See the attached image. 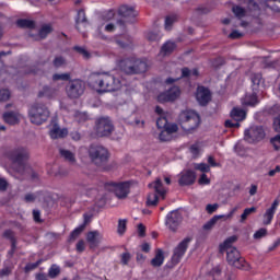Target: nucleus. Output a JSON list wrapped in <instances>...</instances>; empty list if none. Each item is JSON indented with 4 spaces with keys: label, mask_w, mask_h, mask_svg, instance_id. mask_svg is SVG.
<instances>
[{
    "label": "nucleus",
    "mask_w": 280,
    "mask_h": 280,
    "mask_svg": "<svg viewBox=\"0 0 280 280\" xmlns=\"http://www.w3.org/2000/svg\"><path fill=\"white\" fill-rule=\"evenodd\" d=\"M88 154L92 165H95V167H98V170H102L103 172H110V170L117 167V163L115 162L108 164L110 153L104 145L91 144Z\"/></svg>",
    "instance_id": "f257e3e1"
},
{
    "label": "nucleus",
    "mask_w": 280,
    "mask_h": 280,
    "mask_svg": "<svg viewBox=\"0 0 280 280\" xmlns=\"http://www.w3.org/2000/svg\"><path fill=\"white\" fill-rule=\"evenodd\" d=\"M92 89H98L102 93H114L121 89V81L108 73H94L89 78Z\"/></svg>",
    "instance_id": "f03ea898"
},
{
    "label": "nucleus",
    "mask_w": 280,
    "mask_h": 280,
    "mask_svg": "<svg viewBox=\"0 0 280 280\" xmlns=\"http://www.w3.org/2000/svg\"><path fill=\"white\" fill-rule=\"evenodd\" d=\"M9 159L12 161V170L18 174H25L27 161H30V150L25 147H18L11 150Z\"/></svg>",
    "instance_id": "7ed1b4c3"
},
{
    "label": "nucleus",
    "mask_w": 280,
    "mask_h": 280,
    "mask_svg": "<svg viewBox=\"0 0 280 280\" xmlns=\"http://www.w3.org/2000/svg\"><path fill=\"white\" fill-rule=\"evenodd\" d=\"M49 107L44 103H34L28 108V119L35 126H43L49 119Z\"/></svg>",
    "instance_id": "20e7f679"
},
{
    "label": "nucleus",
    "mask_w": 280,
    "mask_h": 280,
    "mask_svg": "<svg viewBox=\"0 0 280 280\" xmlns=\"http://www.w3.org/2000/svg\"><path fill=\"white\" fill-rule=\"evenodd\" d=\"M120 71H124L127 75H137L139 73H145L148 71V63L137 58H126L119 62Z\"/></svg>",
    "instance_id": "39448f33"
},
{
    "label": "nucleus",
    "mask_w": 280,
    "mask_h": 280,
    "mask_svg": "<svg viewBox=\"0 0 280 280\" xmlns=\"http://www.w3.org/2000/svg\"><path fill=\"white\" fill-rule=\"evenodd\" d=\"M138 12L132 7H128L126 4H122L118 9V15L120 16L119 20H117V25L121 27V30H126V25L128 23H135V19L138 16Z\"/></svg>",
    "instance_id": "423d86ee"
},
{
    "label": "nucleus",
    "mask_w": 280,
    "mask_h": 280,
    "mask_svg": "<svg viewBox=\"0 0 280 280\" xmlns=\"http://www.w3.org/2000/svg\"><path fill=\"white\" fill-rule=\"evenodd\" d=\"M96 137H110L115 132V125L113 120L106 117L100 118L95 122Z\"/></svg>",
    "instance_id": "0eeeda50"
},
{
    "label": "nucleus",
    "mask_w": 280,
    "mask_h": 280,
    "mask_svg": "<svg viewBox=\"0 0 280 280\" xmlns=\"http://www.w3.org/2000/svg\"><path fill=\"white\" fill-rule=\"evenodd\" d=\"M86 85L83 83L82 80H71L66 85V94L70 100H78L81 95H84V91Z\"/></svg>",
    "instance_id": "6e6552de"
},
{
    "label": "nucleus",
    "mask_w": 280,
    "mask_h": 280,
    "mask_svg": "<svg viewBox=\"0 0 280 280\" xmlns=\"http://www.w3.org/2000/svg\"><path fill=\"white\" fill-rule=\"evenodd\" d=\"M238 3H245L248 16L252 19H259L264 14L261 7L264 5V0H237Z\"/></svg>",
    "instance_id": "1a4fd4ad"
},
{
    "label": "nucleus",
    "mask_w": 280,
    "mask_h": 280,
    "mask_svg": "<svg viewBox=\"0 0 280 280\" xmlns=\"http://www.w3.org/2000/svg\"><path fill=\"white\" fill-rule=\"evenodd\" d=\"M224 253H226V261L229 266H233L234 268H244L246 260L242 257L237 247H228V249H224Z\"/></svg>",
    "instance_id": "9d476101"
},
{
    "label": "nucleus",
    "mask_w": 280,
    "mask_h": 280,
    "mask_svg": "<svg viewBox=\"0 0 280 280\" xmlns=\"http://www.w3.org/2000/svg\"><path fill=\"white\" fill-rule=\"evenodd\" d=\"M244 139L247 143H259L266 138V131L261 126H254L245 130Z\"/></svg>",
    "instance_id": "9b49d317"
},
{
    "label": "nucleus",
    "mask_w": 280,
    "mask_h": 280,
    "mask_svg": "<svg viewBox=\"0 0 280 280\" xmlns=\"http://www.w3.org/2000/svg\"><path fill=\"white\" fill-rule=\"evenodd\" d=\"M182 222L183 214L178 210H173L166 215L165 224L167 229H170L173 233H176V231H178Z\"/></svg>",
    "instance_id": "f8f14e48"
},
{
    "label": "nucleus",
    "mask_w": 280,
    "mask_h": 280,
    "mask_svg": "<svg viewBox=\"0 0 280 280\" xmlns=\"http://www.w3.org/2000/svg\"><path fill=\"white\" fill-rule=\"evenodd\" d=\"M190 242L191 237H186L175 247L172 256V264H174V266L180 262V259H183V256L187 253V248H189Z\"/></svg>",
    "instance_id": "ddd939ff"
},
{
    "label": "nucleus",
    "mask_w": 280,
    "mask_h": 280,
    "mask_svg": "<svg viewBox=\"0 0 280 280\" xmlns=\"http://www.w3.org/2000/svg\"><path fill=\"white\" fill-rule=\"evenodd\" d=\"M177 97H180V88L173 86L170 90L160 93L158 95V102L160 104H167V102H176Z\"/></svg>",
    "instance_id": "4468645a"
},
{
    "label": "nucleus",
    "mask_w": 280,
    "mask_h": 280,
    "mask_svg": "<svg viewBox=\"0 0 280 280\" xmlns=\"http://www.w3.org/2000/svg\"><path fill=\"white\" fill-rule=\"evenodd\" d=\"M196 100L200 106H207L211 102V91L205 86H198Z\"/></svg>",
    "instance_id": "2eb2a0df"
},
{
    "label": "nucleus",
    "mask_w": 280,
    "mask_h": 280,
    "mask_svg": "<svg viewBox=\"0 0 280 280\" xmlns=\"http://www.w3.org/2000/svg\"><path fill=\"white\" fill-rule=\"evenodd\" d=\"M195 183L196 172L187 170L180 173V177L178 179V185H180V187H187L189 185H194Z\"/></svg>",
    "instance_id": "dca6fc26"
},
{
    "label": "nucleus",
    "mask_w": 280,
    "mask_h": 280,
    "mask_svg": "<svg viewBox=\"0 0 280 280\" xmlns=\"http://www.w3.org/2000/svg\"><path fill=\"white\" fill-rule=\"evenodd\" d=\"M114 192L119 200L128 198V194H130V184L128 182L114 184Z\"/></svg>",
    "instance_id": "f3484780"
},
{
    "label": "nucleus",
    "mask_w": 280,
    "mask_h": 280,
    "mask_svg": "<svg viewBox=\"0 0 280 280\" xmlns=\"http://www.w3.org/2000/svg\"><path fill=\"white\" fill-rule=\"evenodd\" d=\"M200 126V115L197 114L194 118H190L187 122L180 125L182 130L191 135L194 130L198 129Z\"/></svg>",
    "instance_id": "a211bd4d"
},
{
    "label": "nucleus",
    "mask_w": 280,
    "mask_h": 280,
    "mask_svg": "<svg viewBox=\"0 0 280 280\" xmlns=\"http://www.w3.org/2000/svg\"><path fill=\"white\" fill-rule=\"evenodd\" d=\"M231 12L237 21H244V19L248 16L246 7H243L242 4L232 3Z\"/></svg>",
    "instance_id": "6ab92c4d"
},
{
    "label": "nucleus",
    "mask_w": 280,
    "mask_h": 280,
    "mask_svg": "<svg viewBox=\"0 0 280 280\" xmlns=\"http://www.w3.org/2000/svg\"><path fill=\"white\" fill-rule=\"evenodd\" d=\"M102 240V234L100 231H91L86 234V242L90 245V248H97L100 246V241Z\"/></svg>",
    "instance_id": "aec40b11"
},
{
    "label": "nucleus",
    "mask_w": 280,
    "mask_h": 280,
    "mask_svg": "<svg viewBox=\"0 0 280 280\" xmlns=\"http://www.w3.org/2000/svg\"><path fill=\"white\" fill-rule=\"evenodd\" d=\"M69 135V130L67 128H60L58 124H54L50 129L51 139H65Z\"/></svg>",
    "instance_id": "412c9836"
},
{
    "label": "nucleus",
    "mask_w": 280,
    "mask_h": 280,
    "mask_svg": "<svg viewBox=\"0 0 280 280\" xmlns=\"http://www.w3.org/2000/svg\"><path fill=\"white\" fill-rule=\"evenodd\" d=\"M52 32H54V28L51 27V25L45 24L40 27L37 35L30 34V36L31 38H33V40H43L45 39L46 36H49V34H51Z\"/></svg>",
    "instance_id": "4be33fe9"
},
{
    "label": "nucleus",
    "mask_w": 280,
    "mask_h": 280,
    "mask_svg": "<svg viewBox=\"0 0 280 280\" xmlns=\"http://www.w3.org/2000/svg\"><path fill=\"white\" fill-rule=\"evenodd\" d=\"M198 113L191 109L180 112L178 116V124L182 126L185 122H188L190 119L197 117Z\"/></svg>",
    "instance_id": "5701e85b"
},
{
    "label": "nucleus",
    "mask_w": 280,
    "mask_h": 280,
    "mask_svg": "<svg viewBox=\"0 0 280 280\" xmlns=\"http://www.w3.org/2000/svg\"><path fill=\"white\" fill-rule=\"evenodd\" d=\"M277 207H279V200H275L271 207L267 209L266 213L264 214V224H270V222H272V218H275V211H277Z\"/></svg>",
    "instance_id": "b1692460"
},
{
    "label": "nucleus",
    "mask_w": 280,
    "mask_h": 280,
    "mask_svg": "<svg viewBox=\"0 0 280 280\" xmlns=\"http://www.w3.org/2000/svg\"><path fill=\"white\" fill-rule=\"evenodd\" d=\"M230 117L234 119V121H244L246 119V112L240 107H234L231 110Z\"/></svg>",
    "instance_id": "393cba45"
},
{
    "label": "nucleus",
    "mask_w": 280,
    "mask_h": 280,
    "mask_svg": "<svg viewBox=\"0 0 280 280\" xmlns=\"http://www.w3.org/2000/svg\"><path fill=\"white\" fill-rule=\"evenodd\" d=\"M150 188H153L155 194L165 198V188L163 187V182L161 178H156L155 182L149 184Z\"/></svg>",
    "instance_id": "a878e982"
},
{
    "label": "nucleus",
    "mask_w": 280,
    "mask_h": 280,
    "mask_svg": "<svg viewBox=\"0 0 280 280\" xmlns=\"http://www.w3.org/2000/svg\"><path fill=\"white\" fill-rule=\"evenodd\" d=\"M163 261H165V256H163V250L156 249L154 258L151 259V266H153V268H161V266H163Z\"/></svg>",
    "instance_id": "bb28decb"
},
{
    "label": "nucleus",
    "mask_w": 280,
    "mask_h": 280,
    "mask_svg": "<svg viewBox=\"0 0 280 280\" xmlns=\"http://www.w3.org/2000/svg\"><path fill=\"white\" fill-rule=\"evenodd\" d=\"M3 120L10 126L19 124V114L16 112H7L3 114Z\"/></svg>",
    "instance_id": "cd10ccee"
},
{
    "label": "nucleus",
    "mask_w": 280,
    "mask_h": 280,
    "mask_svg": "<svg viewBox=\"0 0 280 280\" xmlns=\"http://www.w3.org/2000/svg\"><path fill=\"white\" fill-rule=\"evenodd\" d=\"M59 154L65 159V161L70 163V165H75V154H73V152L67 149H59Z\"/></svg>",
    "instance_id": "c85d7f7f"
},
{
    "label": "nucleus",
    "mask_w": 280,
    "mask_h": 280,
    "mask_svg": "<svg viewBox=\"0 0 280 280\" xmlns=\"http://www.w3.org/2000/svg\"><path fill=\"white\" fill-rule=\"evenodd\" d=\"M16 25L22 30H34V27H36V22L27 19H20L16 21Z\"/></svg>",
    "instance_id": "c756f323"
},
{
    "label": "nucleus",
    "mask_w": 280,
    "mask_h": 280,
    "mask_svg": "<svg viewBox=\"0 0 280 280\" xmlns=\"http://www.w3.org/2000/svg\"><path fill=\"white\" fill-rule=\"evenodd\" d=\"M235 242H237V236L235 235L226 238L224 243L220 245L221 255H223L224 250H229V248H233V244H235Z\"/></svg>",
    "instance_id": "7c9ffc66"
},
{
    "label": "nucleus",
    "mask_w": 280,
    "mask_h": 280,
    "mask_svg": "<svg viewBox=\"0 0 280 280\" xmlns=\"http://www.w3.org/2000/svg\"><path fill=\"white\" fill-rule=\"evenodd\" d=\"M243 104L244 106H257V104H259V100H257V94H247L243 100Z\"/></svg>",
    "instance_id": "2f4dec72"
},
{
    "label": "nucleus",
    "mask_w": 280,
    "mask_h": 280,
    "mask_svg": "<svg viewBox=\"0 0 280 280\" xmlns=\"http://www.w3.org/2000/svg\"><path fill=\"white\" fill-rule=\"evenodd\" d=\"M56 96V89L50 88L49 85H46L39 91L38 97H55Z\"/></svg>",
    "instance_id": "473e14b6"
},
{
    "label": "nucleus",
    "mask_w": 280,
    "mask_h": 280,
    "mask_svg": "<svg viewBox=\"0 0 280 280\" xmlns=\"http://www.w3.org/2000/svg\"><path fill=\"white\" fill-rule=\"evenodd\" d=\"M222 218H224V214L212 217L206 224H203V231H211L213 226H215V224L218 223V220H222Z\"/></svg>",
    "instance_id": "72a5a7b5"
},
{
    "label": "nucleus",
    "mask_w": 280,
    "mask_h": 280,
    "mask_svg": "<svg viewBox=\"0 0 280 280\" xmlns=\"http://www.w3.org/2000/svg\"><path fill=\"white\" fill-rule=\"evenodd\" d=\"M174 49H176V43H174V42H166L162 46L161 52L163 54V56H170V54L174 52Z\"/></svg>",
    "instance_id": "f704fd0d"
},
{
    "label": "nucleus",
    "mask_w": 280,
    "mask_h": 280,
    "mask_svg": "<svg viewBox=\"0 0 280 280\" xmlns=\"http://www.w3.org/2000/svg\"><path fill=\"white\" fill-rule=\"evenodd\" d=\"M2 236L5 240H10L11 242V247H12V253H14V248H16V238L14 237V231L12 230H5L2 234Z\"/></svg>",
    "instance_id": "c9c22d12"
},
{
    "label": "nucleus",
    "mask_w": 280,
    "mask_h": 280,
    "mask_svg": "<svg viewBox=\"0 0 280 280\" xmlns=\"http://www.w3.org/2000/svg\"><path fill=\"white\" fill-rule=\"evenodd\" d=\"M88 20H86V13L84 12V10H79L77 19H75V25H77V30H80V25H86Z\"/></svg>",
    "instance_id": "e433bc0d"
},
{
    "label": "nucleus",
    "mask_w": 280,
    "mask_h": 280,
    "mask_svg": "<svg viewBox=\"0 0 280 280\" xmlns=\"http://www.w3.org/2000/svg\"><path fill=\"white\" fill-rule=\"evenodd\" d=\"M266 8L275 12L276 14H280V0H269L265 3Z\"/></svg>",
    "instance_id": "4c0bfd02"
},
{
    "label": "nucleus",
    "mask_w": 280,
    "mask_h": 280,
    "mask_svg": "<svg viewBox=\"0 0 280 280\" xmlns=\"http://www.w3.org/2000/svg\"><path fill=\"white\" fill-rule=\"evenodd\" d=\"M69 80H71L70 72L52 74V82H69Z\"/></svg>",
    "instance_id": "58836bf2"
},
{
    "label": "nucleus",
    "mask_w": 280,
    "mask_h": 280,
    "mask_svg": "<svg viewBox=\"0 0 280 280\" xmlns=\"http://www.w3.org/2000/svg\"><path fill=\"white\" fill-rule=\"evenodd\" d=\"M52 66L55 67V69L67 67V59L62 56H56L52 60Z\"/></svg>",
    "instance_id": "ea45409f"
},
{
    "label": "nucleus",
    "mask_w": 280,
    "mask_h": 280,
    "mask_svg": "<svg viewBox=\"0 0 280 280\" xmlns=\"http://www.w3.org/2000/svg\"><path fill=\"white\" fill-rule=\"evenodd\" d=\"M159 205V195L156 192L149 194L147 198V207H156Z\"/></svg>",
    "instance_id": "a19ab883"
},
{
    "label": "nucleus",
    "mask_w": 280,
    "mask_h": 280,
    "mask_svg": "<svg viewBox=\"0 0 280 280\" xmlns=\"http://www.w3.org/2000/svg\"><path fill=\"white\" fill-rule=\"evenodd\" d=\"M84 231V225H80L79 228L74 229L69 237V242H75L80 235H82V232Z\"/></svg>",
    "instance_id": "79ce46f5"
},
{
    "label": "nucleus",
    "mask_w": 280,
    "mask_h": 280,
    "mask_svg": "<svg viewBox=\"0 0 280 280\" xmlns=\"http://www.w3.org/2000/svg\"><path fill=\"white\" fill-rule=\"evenodd\" d=\"M176 21H178V15L176 14L167 15L165 18V30L167 31L172 30V25H174Z\"/></svg>",
    "instance_id": "37998d69"
},
{
    "label": "nucleus",
    "mask_w": 280,
    "mask_h": 280,
    "mask_svg": "<svg viewBox=\"0 0 280 280\" xmlns=\"http://www.w3.org/2000/svg\"><path fill=\"white\" fill-rule=\"evenodd\" d=\"M73 50L77 51V54H80V56H83L85 60L91 59V52L86 50V48L81 47V46H74Z\"/></svg>",
    "instance_id": "c03bdc74"
},
{
    "label": "nucleus",
    "mask_w": 280,
    "mask_h": 280,
    "mask_svg": "<svg viewBox=\"0 0 280 280\" xmlns=\"http://www.w3.org/2000/svg\"><path fill=\"white\" fill-rule=\"evenodd\" d=\"M257 211L256 207H252V208H246L243 213L241 214V220L240 222L244 223L246 222V220L248 219V215H250L252 213H255Z\"/></svg>",
    "instance_id": "a18cd8bd"
},
{
    "label": "nucleus",
    "mask_w": 280,
    "mask_h": 280,
    "mask_svg": "<svg viewBox=\"0 0 280 280\" xmlns=\"http://www.w3.org/2000/svg\"><path fill=\"white\" fill-rule=\"evenodd\" d=\"M127 224H128V220H126V219H120L118 221V228H117L118 235H124L126 233V225Z\"/></svg>",
    "instance_id": "49530a36"
},
{
    "label": "nucleus",
    "mask_w": 280,
    "mask_h": 280,
    "mask_svg": "<svg viewBox=\"0 0 280 280\" xmlns=\"http://www.w3.org/2000/svg\"><path fill=\"white\" fill-rule=\"evenodd\" d=\"M56 178H67L69 176V170L66 167L60 166L56 172H55Z\"/></svg>",
    "instance_id": "de8ad7c7"
},
{
    "label": "nucleus",
    "mask_w": 280,
    "mask_h": 280,
    "mask_svg": "<svg viewBox=\"0 0 280 280\" xmlns=\"http://www.w3.org/2000/svg\"><path fill=\"white\" fill-rule=\"evenodd\" d=\"M58 275H60V267L52 265L48 271V277H50V279H56Z\"/></svg>",
    "instance_id": "09e8293b"
},
{
    "label": "nucleus",
    "mask_w": 280,
    "mask_h": 280,
    "mask_svg": "<svg viewBox=\"0 0 280 280\" xmlns=\"http://www.w3.org/2000/svg\"><path fill=\"white\" fill-rule=\"evenodd\" d=\"M74 119L79 122L82 124L83 121H86L89 119V115L86 113L82 112H77L74 114Z\"/></svg>",
    "instance_id": "8fccbe9b"
},
{
    "label": "nucleus",
    "mask_w": 280,
    "mask_h": 280,
    "mask_svg": "<svg viewBox=\"0 0 280 280\" xmlns=\"http://www.w3.org/2000/svg\"><path fill=\"white\" fill-rule=\"evenodd\" d=\"M195 170H198L199 172H203V174L211 172V167L209 166V164H205V163L195 164Z\"/></svg>",
    "instance_id": "3c124183"
},
{
    "label": "nucleus",
    "mask_w": 280,
    "mask_h": 280,
    "mask_svg": "<svg viewBox=\"0 0 280 280\" xmlns=\"http://www.w3.org/2000/svg\"><path fill=\"white\" fill-rule=\"evenodd\" d=\"M167 118L166 117H159L156 119V127L160 129V130H165L166 126H167Z\"/></svg>",
    "instance_id": "603ef678"
},
{
    "label": "nucleus",
    "mask_w": 280,
    "mask_h": 280,
    "mask_svg": "<svg viewBox=\"0 0 280 280\" xmlns=\"http://www.w3.org/2000/svg\"><path fill=\"white\" fill-rule=\"evenodd\" d=\"M218 209H220V205L219 203H209L206 206V211L207 213H209V215H212V213H215V211H218Z\"/></svg>",
    "instance_id": "864d4df0"
},
{
    "label": "nucleus",
    "mask_w": 280,
    "mask_h": 280,
    "mask_svg": "<svg viewBox=\"0 0 280 280\" xmlns=\"http://www.w3.org/2000/svg\"><path fill=\"white\" fill-rule=\"evenodd\" d=\"M268 235V230L261 228L254 234V240H261V237H266Z\"/></svg>",
    "instance_id": "5fc2aeb1"
},
{
    "label": "nucleus",
    "mask_w": 280,
    "mask_h": 280,
    "mask_svg": "<svg viewBox=\"0 0 280 280\" xmlns=\"http://www.w3.org/2000/svg\"><path fill=\"white\" fill-rule=\"evenodd\" d=\"M250 80H252V84H254V86H259V84H261V74L254 73V74H252Z\"/></svg>",
    "instance_id": "6e6d98bb"
},
{
    "label": "nucleus",
    "mask_w": 280,
    "mask_h": 280,
    "mask_svg": "<svg viewBox=\"0 0 280 280\" xmlns=\"http://www.w3.org/2000/svg\"><path fill=\"white\" fill-rule=\"evenodd\" d=\"M165 132H168L170 135H174V132H178V125L176 124H167L165 129H164Z\"/></svg>",
    "instance_id": "4d7b16f0"
},
{
    "label": "nucleus",
    "mask_w": 280,
    "mask_h": 280,
    "mask_svg": "<svg viewBox=\"0 0 280 280\" xmlns=\"http://www.w3.org/2000/svg\"><path fill=\"white\" fill-rule=\"evenodd\" d=\"M270 143L273 145L275 150H280V135L271 138Z\"/></svg>",
    "instance_id": "13d9d810"
},
{
    "label": "nucleus",
    "mask_w": 280,
    "mask_h": 280,
    "mask_svg": "<svg viewBox=\"0 0 280 280\" xmlns=\"http://www.w3.org/2000/svg\"><path fill=\"white\" fill-rule=\"evenodd\" d=\"M267 113L269 114V115H277V117H279V115H280V105H273V106H271L268 110H267Z\"/></svg>",
    "instance_id": "bf43d9fd"
},
{
    "label": "nucleus",
    "mask_w": 280,
    "mask_h": 280,
    "mask_svg": "<svg viewBox=\"0 0 280 280\" xmlns=\"http://www.w3.org/2000/svg\"><path fill=\"white\" fill-rule=\"evenodd\" d=\"M8 100H10V91L0 90V102H8Z\"/></svg>",
    "instance_id": "052dcab7"
},
{
    "label": "nucleus",
    "mask_w": 280,
    "mask_h": 280,
    "mask_svg": "<svg viewBox=\"0 0 280 280\" xmlns=\"http://www.w3.org/2000/svg\"><path fill=\"white\" fill-rule=\"evenodd\" d=\"M159 137H160V141H172V133L165 130L161 131Z\"/></svg>",
    "instance_id": "680f3d73"
},
{
    "label": "nucleus",
    "mask_w": 280,
    "mask_h": 280,
    "mask_svg": "<svg viewBox=\"0 0 280 280\" xmlns=\"http://www.w3.org/2000/svg\"><path fill=\"white\" fill-rule=\"evenodd\" d=\"M209 12H211V8L209 7L200 5L196 9L197 14H209Z\"/></svg>",
    "instance_id": "e2e57ef3"
},
{
    "label": "nucleus",
    "mask_w": 280,
    "mask_h": 280,
    "mask_svg": "<svg viewBox=\"0 0 280 280\" xmlns=\"http://www.w3.org/2000/svg\"><path fill=\"white\" fill-rule=\"evenodd\" d=\"M225 128H240V121L233 120H225Z\"/></svg>",
    "instance_id": "0e129e2a"
},
{
    "label": "nucleus",
    "mask_w": 280,
    "mask_h": 280,
    "mask_svg": "<svg viewBox=\"0 0 280 280\" xmlns=\"http://www.w3.org/2000/svg\"><path fill=\"white\" fill-rule=\"evenodd\" d=\"M147 38H148L151 43H154V42L159 40L160 36H159V33L149 32V33L147 34Z\"/></svg>",
    "instance_id": "69168bd1"
},
{
    "label": "nucleus",
    "mask_w": 280,
    "mask_h": 280,
    "mask_svg": "<svg viewBox=\"0 0 280 280\" xmlns=\"http://www.w3.org/2000/svg\"><path fill=\"white\" fill-rule=\"evenodd\" d=\"M198 183L200 184V185H210L211 184V179H209L208 177H207V174H202L201 176H200V178L198 179Z\"/></svg>",
    "instance_id": "338daca9"
},
{
    "label": "nucleus",
    "mask_w": 280,
    "mask_h": 280,
    "mask_svg": "<svg viewBox=\"0 0 280 280\" xmlns=\"http://www.w3.org/2000/svg\"><path fill=\"white\" fill-rule=\"evenodd\" d=\"M273 130L280 133V115L273 118Z\"/></svg>",
    "instance_id": "774afa93"
}]
</instances>
